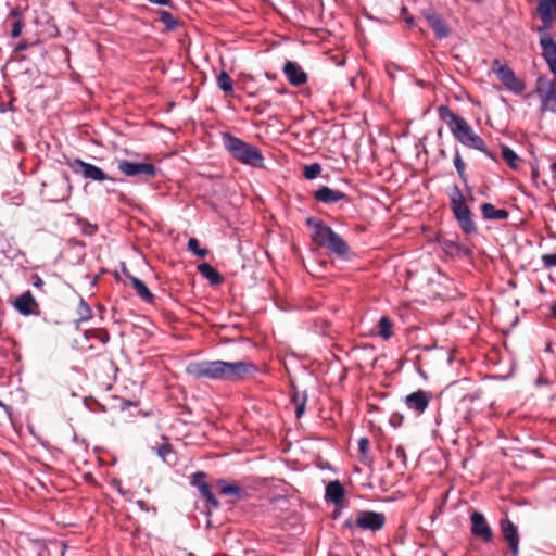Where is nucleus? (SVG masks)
Segmentation results:
<instances>
[{
	"label": "nucleus",
	"mask_w": 556,
	"mask_h": 556,
	"mask_svg": "<svg viewBox=\"0 0 556 556\" xmlns=\"http://www.w3.org/2000/svg\"><path fill=\"white\" fill-rule=\"evenodd\" d=\"M10 15L16 18L12 24L11 36L13 38H17L22 34L24 27V23L21 20V12L17 9H14L11 11Z\"/></svg>",
	"instance_id": "obj_27"
},
{
	"label": "nucleus",
	"mask_w": 556,
	"mask_h": 556,
	"mask_svg": "<svg viewBox=\"0 0 556 556\" xmlns=\"http://www.w3.org/2000/svg\"><path fill=\"white\" fill-rule=\"evenodd\" d=\"M470 520H471V533L475 536L482 539L484 542L492 541V538H493L492 530H491L489 523L486 522V519L484 518V516L481 513L473 511L470 516Z\"/></svg>",
	"instance_id": "obj_10"
},
{
	"label": "nucleus",
	"mask_w": 556,
	"mask_h": 556,
	"mask_svg": "<svg viewBox=\"0 0 556 556\" xmlns=\"http://www.w3.org/2000/svg\"><path fill=\"white\" fill-rule=\"evenodd\" d=\"M551 313H552L553 317H555V318H556V303L552 304V306H551Z\"/></svg>",
	"instance_id": "obj_48"
},
{
	"label": "nucleus",
	"mask_w": 556,
	"mask_h": 556,
	"mask_svg": "<svg viewBox=\"0 0 556 556\" xmlns=\"http://www.w3.org/2000/svg\"><path fill=\"white\" fill-rule=\"evenodd\" d=\"M340 514H341V509L337 507V508L333 510V513H332V518H333V519H337V518L340 516Z\"/></svg>",
	"instance_id": "obj_47"
},
{
	"label": "nucleus",
	"mask_w": 556,
	"mask_h": 556,
	"mask_svg": "<svg viewBox=\"0 0 556 556\" xmlns=\"http://www.w3.org/2000/svg\"><path fill=\"white\" fill-rule=\"evenodd\" d=\"M160 455L162 456L163 460H165V455H166V454H165V453H162V454H160Z\"/></svg>",
	"instance_id": "obj_52"
},
{
	"label": "nucleus",
	"mask_w": 556,
	"mask_h": 556,
	"mask_svg": "<svg viewBox=\"0 0 556 556\" xmlns=\"http://www.w3.org/2000/svg\"><path fill=\"white\" fill-rule=\"evenodd\" d=\"M344 497V488L342 484L338 481H331L326 486V498L327 501L339 505Z\"/></svg>",
	"instance_id": "obj_17"
},
{
	"label": "nucleus",
	"mask_w": 556,
	"mask_h": 556,
	"mask_svg": "<svg viewBox=\"0 0 556 556\" xmlns=\"http://www.w3.org/2000/svg\"><path fill=\"white\" fill-rule=\"evenodd\" d=\"M369 447V441L366 438L358 440V452H366Z\"/></svg>",
	"instance_id": "obj_43"
},
{
	"label": "nucleus",
	"mask_w": 556,
	"mask_h": 556,
	"mask_svg": "<svg viewBox=\"0 0 556 556\" xmlns=\"http://www.w3.org/2000/svg\"><path fill=\"white\" fill-rule=\"evenodd\" d=\"M30 281H31V285L37 288V289H41L45 285L43 280L41 279V277L37 274H33L30 276Z\"/></svg>",
	"instance_id": "obj_41"
},
{
	"label": "nucleus",
	"mask_w": 556,
	"mask_h": 556,
	"mask_svg": "<svg viewBox=\"0 0 556 556\" xmlns=\"http://www.w3.org/2000/svg\"><path fill=\"white\" fill-rule=\"evenodd\" d=\"M283 74L288 81L295 87L302 86L307 81V74L293 61H287L283 66Z\"/></svg>",
	"instance_id": "obj_14"
},
{
	"label": "nucleus",
	"mask_w": 556,
	"mask_h": 556,
	"mask_svg": "<svg viewBox=\"0 0 556 556\" xmlns=\"http://www.w3.org/2000/svg\"><path fill=\"white\" fill-rule=\"evenodd\" d=\"M115 462H116V458L113 457L112 460H111V464H115Z\"/></svg>",
	"instance_id": "obj_53"
},
{
	"label": "nucleus",
	"mask_w": 556,
	"mask_h": 556,
	"mask_svg": "<svg viewBox=\"0 0 556 556\" xmlns=\"http://www.w3.org/2000/svg\"><path fill=\"white\" fill-rule=\"evenodd\" d=\"M439 117L448 126L450 131L463 146L481 151L484 155L493 161H497L495 155L485 147V142L468 122L456 115L447 105H440L438 108Z\"/></svg>",
	"instance_id": "obj_2"
},
{
	"label": "nucleus",
	"mask_w": 556,
	"mask_h": 556,
	"mask_svg": "<svg viewBox=\"0 0 556 556\" xmlns=\"http://www.w3.org/2000/svg\"><path fill=\"white\" fill-rule=\"evenodd\" d=\"M386 525V516L372 510H358L356 513V526L364 531L377 532Z\"/></svg>",
	"instance_id": "obj_6"
},
{
	"label": "nucleus",
	"mask_w": 556,
	"mask_h": 556,
	"mask_svg": "<svg viewBox=\"0 0 556 556\" xmlns=\"http://www.w3.org/2000/svg\"><path fill=\"white\" fill-rule=\"evenodd\" d=\"M422 15L429 23L430 27L441 20L440 15L435 13L432 9H425L422 11Z\"/></svg>",
	"instance_id": "obj_37"
},
{
	"label": "nucleus",
	"mask_w": 556,
	"mask_h": 556,
	"mask_svg": "<svg viewBox=\"0 0 556 556\" xmlns=\"http://www.w3.org/2000/svg\"><path fill=\"white\" fill-rule=\"evenodd\" d=\"M542 262L546 267L556 266V254H544L542 256Z\"/></svg>",
	"instance_id": "obj_40"
},
{
	"label": "nucleus",
	"mask_w": 556,
	"mask_h": 556,
	"mask_svg": "<svg viewBox=\"0 0 556 556\" xmlns=\"http://www.w3.org/2000/svg\"><path fill=\"white\" fill-rule=\"evenodd\" d=\"M216 483L219 486L222 494L232 496L235 500H241L247 495L242 488L237 484H230L224 479H218Z\"/></svg>",
	"instance_id": "obj_19"
},
{
	"label": "nucleus",
	"mask_w": 556,
	"mask_h": 556,
	"mask_svg": "<svg viewBox=\"0 0 556 556\" xmlns=\"http://www.w3.org/2000/svg\"><path fill=\"white\" fill-rule=\"evenodd\" d=\"M453 214L462 230L466 233L476 231V225L471 218V212L466 204V199L460 189L455 185L448 193Z\"/></svg>",
	"instance_id": "obj_5"
},
{
	"label": "nucleus",
	"mask_w": 556,
	"mask_h": 556,
	"mask_svg": "<svg viewBox=\"0 0 556 556\" xmlns=\"http://www.w3.org/2000/svg\"><path fill=\"white\" fill-rule=\"evenodd\" d=\"M2 406H3V403L0 401V407H2Z\"/></svg>",
	"instance_id": "obj_54"
},
{
	"label": "nucleus",
	"mask_w": 556,
	"mask_h": 556,
	"mask_svg": "<svg viewBox=\"0 0 556 556\" xmlns=\"http://www.w3.org/2000/svg\"><path fill=\"white\" fill-rule=\"evenodd\" d=\"M223 143L238 162L253 167L264 166V156L258 148L228 132L223 134Z\"/></svg>",
	"instance_id": "obj_4"
},
{
	"label": "nucleus",
	"mask_w": 556,
	"mask_h": 556,
	"mask_svg": "<svg viewBox=\"0 0 556 556\" xmlns=\"http://www.w3.org/2000/svg\"><path fill=\"white\" fill-rule=\"evenodd\" d=\"M201 496L208 503V505L213 508H219L220 503L216 498V496L211 491L210 484H204L201 488Z\"/></svg>",
	"instance_id": "obj_28"
},
{
	"label": "nucleus",
	"mask_w": 556,
	"mask_h": 556,
	"mask_svg": "<svg viewBox=\"0 0 556 556\" xmlns=\"http://www.w3.org/2000/svg\"><path fill=\"white\" fill-rule=\"evenodd\" d=\"M399 458H402L403 462H405V458H406V454L404 453H401V454H396Z\"/></svg>",
	"instance_id": "obj_50"
},
{
	"label": "nucleus",
	"mask_w": 556,
	"mask_h": 556,
	"mask_svg": "<svg viewBox=\"0 0 556 556\" xmlns=\"http://www.w3.org/2000/svg\"><path fill=\"white\" fill-rule=\"evenodd\" d=\"M501 531L513 556H518L519 535L517 527L509 519L501 520Z\"/></svg>",
	"instance_id": "obj_13"
},
{
	"label": "nucleus",
	"mask_w": 556,
	"mask_h": 556,
	"mask_svg": "<svg viewBox=\"0 0 556 556\" xmlns=\"http://www.w3.org/2000/svg\"><path fill=\"white\" fill-rule=\"evenodd\" d=\"M454 166L457 170L459 178L466 184L467 182V176L465 173L466 165H465L458 150H456L455 155H454Z\"/></svg>",
	"instance_id": "obj_30"
},
{
	"label": "nucleus",
	"mask_w": 556,
	"mask_h": 556,
	"mask_svg": "<svg viewBox=\"0 0 556 556\" xmlns=\"http://www.w3.org/2000/svg\"><path fill=\"white\" fill-rule=\"evenodd\" d=\"M257 371V366L249 359L237 362L202 361L190 363L186 372L194 379L238 381Z\"/></svg>",
	"instance_id": "obj_1"
},
{
	"label": "nucleus",
	"mask_w": 556,
	"mask_h": 556,
	"mask_svg": "<svg viewBox=\"0 0 556 556\" xmlns=\"http://www.w3.org/2000/svg\"><path fill=\"white\" fill-rule=\"evenodd\" d=\"M493 71L497 78L505 85L509 90L518 93L523 90V84L520 81L515 73L507 66L502 65L498 60L493 62Z\"/></svg>",
	"instance_id": "obj_9"
},
{
	"label": "nucleus",
	"mask_w": 556,
	"mask_h": 556,
	"mask_svg": "<svg viewBox=\"0 0 556 556\" xmlns=\"http://www.w3.org/2000/svg\"><path fill=\"white\" fill-rule=\"evenodd\" d=\"M329 556H339V555L331 554V555H329Z\"/></svg>",
	"instance_id": "obj_55"
},
{
	"label": "nucleus",
	"mask_w": 556,
	"mask_h": 556,
	"mask_svg": "<svg viewBox=\"0 0 556 556\" xmlns=\"http://www.w3.org/2000/svg\"><path fill=\"white\" fill-rule=\"evenodd\" d=\"M321 173V166L318 163H313L304 167L303 175L306 179H314Z\"/></svg>",
	"instance_id": "obj_35"
},
{
	"label": "nucleus",
	"mask_w": 556,
	"mask_h": 556,
	"mask_svg": "<svg viewBox=\"0 0 556 556\" xmlns=\"http://www.w3.org/2000/svg\"><path fill=\"white\" fill-rule=\"evenodd\" d=\"M188 249L193 254L198 255L199 257H205L207 255V250L204 248L199 247V241L195 238H190L188 240Z\"/></svg>",
	"instance_id": "obj_34"
},
{
	"label": "nucleus",
	"mask_w": 556,
	"mask_h": 556,
	"mask_svg": "<svg viewBox=\"0 0 556 556\" xmlns=\"http://www.w3.org/2000/svg\"><path fill=\"white\" fill-rule=\"evenodd\" d=\"M306 225L312 229V240L314 243L327 249L329 253L340 258L348 257L350 253L349 244L330 226L314 217L307 218Z\"/></svg>",
	"instance_id": "obj_3"
},
{
	"label": "nucleus",
	"mask_w": 556,
	"mask_h": 556,
	"mask_svg": "<svg viewBox=\"0 0 556 556\" xmlns=\"http://www.w3.org/2000/svg\"><path fill=\"white\" fill-rule=\"evenodd\" d=\"M150 3L159 4V5H169L170 0H148Z\"/></svg>",
	"instance_id": "obj_45"
},
{
	"label": "nucleus",
	"mask_w": 556,
	"mask_h": 556,
	"mask_svg": "<svg viewBox=\"0 0 556 556\" xmlns=\"http://www.w3.org/2000/svg\"><path fill=\"white\" fill-rule=\"evenodd\" d=\"M0 252L8 257L13 258L16 256V250L12 249L8 242L2 240H0Z\"/></svg>",
	"instance_id": "obj_38"
},
{
	"label": "nucleus",
	"mask_w": 556,
	"mask_h": 556,
	"mask_svg": "<svg viewBox=\"0 0 556 556\" xmlns=\"http://www.w3.org/2000/svg\"><path fill=\"white\" fill-rule=\"evenodd\" d=\"M543 25L538 27V33L540 34V45L543 46L545 39H549L551 42H556L552 35L551 28L553 26L554 17L540 16Z\"/></svg>",
	"instance_id": "obj_22"
},
{
	"label": "nucleus",
	"mask_w": 556,
	"mask_h": 556,
	"mask_svg": "<svg viewBox=\"0 0 556 556\" xmlns=\"http://www.w3.org/2000/svg\"><path fill=\"white\" fill-rule=\"evenodd\" d=\"M160 21L165 25V27L168 30L175 29L178 25L177 20L172 15V13H169L167 11H163L161 13Z\"/></svg>",
	"instance_id": "obj_33"
},
{
	"label": "nucleus",
	"mask_w": 556,
	"mask_h": 556,
	"mask_svg": "<svg viewBox=\"0 0 556 556\" xmlns=\"http://www.w3.org/2000/svg\"><path fill=\"white\" fill-rule=\"evenodd\" d=\"M342 528L344 530L353 531L355 528H357V526H356V518L354 520L352 518L345 520V522L343 523Z\"/></svg>",
	"instance_id": "obj_42"
},
{
	"label": "nucleus",
	"mask_w": 556,
	"mask_h": 556,
	"mask_svg": "<svg viewBox=\"0 0 556 556\" xmlns=\"http://www.w3.org/2000/svg\"><path fill=\"white\" fill-rule=\"evenodd\" d=\"M405 13H406V10L403 9L404 21L406 22V24L412 26L414 24V18H413V16H406Z\"/></svg>",
	"instance_id": "obj_46"
},
{
	"label": "nucleus",
	"mask_w": 556,
	"mask_h": 556,
	"mask_svg": "<svg viewBox=\"0 0 556 556\" xmlns=\"http://www.w3.org/2000/svg\"><path fill=\"white\" fill-rule=\"evenodd\" d=\"M391 328H392L391 320L387 316H382L379 319V323H378V333H379V336L382 337L386 340L391 338L392 337Z\"/></svg>",
	"instance_id": "obj_26"
},
{
	"label": "nucleus",
	"mask_w": 556,
	"mask_h": 556,
	"mask_svg": "<svg viewBox=\"0 0 556 556\" xmlns=\"http://www.w3.org/2000/svg\"><path fill=\"white\" fill-rule=\"evenodd\" d=\"M14 308L23 316L38 314V304L30 291H25L13 303Z\"/></svg>",
	"instance_id": "obj_12"
},
{
	"label": "nucleus",
	"mask_w": 556,
	"mask_h": 556,
	"mask_svg": "<svg viewBox=\"0 0 556 556\" xmlns=\"http://www.w3.org/2000/svg\"><path fill=\"white\" fill-rule=\"evenodd\" d=\"M217 86L225 93H230L233 91L232 79L225 71H222L217 76Z\"/></svg>",
	"instance_id": "obj_25"
},
{
	"label": "nucleus",
	"mask_w": 556,
	"mask_h": 556,
	"mask_svg": "<svg viewBox=\"0 0 556 556\" xmlns=\"http://www.w3.org/2000/svg\"><path fill=\"white\" fill-rule=\"evenodd\" d=\"M346 195H345L344 192L339 191V190H333V189H331L329 187H326V186L317 189L314 192V198L318 202H321V203H325V204L337 203L340 200L344 199Z\"/></svg>",
	"instance_id": "obj_16"
},
{
	"label": "nucleus",
	"mask_w": 556,
	"mask_h": 556,
	"mask_svg": "<svg viewBox=\"0 0 556 556\" xmlns=\"http://www.w3.org/2000/svg\"><path fill=\"white\" fill-rule=\"evenodd\" d=\"M538 13L540 16L554 17L556 15V0H539Z\"/></svg>",
	"instance_id": "obj_23"
},
{
	"label": "nucleus",
	"mask_w": 556,
	"mask_h": 556,
	"mask_svg": "<svg viewBox=\"0 0 556 556\" xmlns=\"http://www.w3.org/2000/svg\"><path fill=\"white\" fill-rule=\"evenodd\" d=\"M502 156L511 169H518L519 156L518 154L508 147L502 148Z\"/></svg>",
	"instance_id": "obj_24"
},
{
	"label": "nucleus",
	"mask_w": 556,
	"mask_h": 556,
	"mask_svg": "<svg viewBox=\"0 0 556 556\" xmlns=\"http://www.w3.org/2000/svg\"><path fill=\"white\" fill-rule=\"evenodd\" d=\"M157 452H159V453H162V452H166V451H165V448H164V447H162V448H159V451H157Z\"/></svg>",
	"instance_id": "obj_51"
},
{
	"label": "nucleus",
	"mask_w": 556,
	"mask_h": 556,
	"mask_svg": "<svg viewBox=\"0 0 556 556\" xmlns=\"http://www.w3.org/2000/svg\"><path fill=\"white\" fill-rule=\"evenodd\" d=\"M482 215L489 220H504L508 218V212L504 208H496L491 203H484L481 206Z\"/></svg>",
	"instance_id": "obj_18"
},
{
	"label": "nucleus",
	"mask_w": 556,
	"mask_h": 556,
	"mask_svg": "<svg viewBox=\"0 0 556 556\" xmlns=\"http://www.w3.org/2000/svg\"><path fill=\"white\" fill-rule=\"evenodd\" d=\"M50 188L51 201L58 202L66 200L72 191L68 176L66 174L61 175L51 182Z\"/></svg>",
	"instance_id": "obj_11"
},
{
	"label": "nucleus",
	"mask_w": 556,
	"mask_h": 556,
	"mask_svg": "<svg viewBox=\"0 0 556 556\" xmlns=\"http://www.w3.org/2000/svg\"><path fill=\"white\" fill-rule=\"evenodd\" d=\"M431 28L433 29L435 36L439 39H444V38L448 37V35H450V28L447 27V25L445 24V22L442 18L439 22H437L435 24H433L431 26Z\"/></svg>",
	"instance_id": "obj_32"
},
{
	"label": "nucleus",
	"mask_w": 556,
	"mask_h": 556,
	"mask_svg": "<svg viewBox=\"0 0 556 556\" xmlns=\"http://www.w3.org/2000/svg\"><path fill=\"white\" fill-rule=\"evenodd\" d=\"M406 406L418 414L424 413L430 402V395L424 390H418L405 396Z\"/></svg>",
	"instance_id": "obj_15"
},
{
	"label": "nucleus",
	"mask_w": 556,
	"mask_h": 556,
	"mask_svg": "<svg viewBox=\"0 0 556 556\" xmlns=\"http://www.w3.org/2000/svg\"><path fill=\"white\" fill-rule=\"evenodd\" d=\"M117 168L128 177H154L157 173V168L151 163H136L127 160L118 161Z\"/></svg>",
	"instance_id": "obj_7"
},
{
	"label": "nucleus",
	"mask_w": 556,
	"mask_h": 556,
	"mask_svg": "<svg viewBox=\"0 0 556 556\" xmlns=\"http://www.w3.org/2000/svg\"><path fill=\"white\" fill-rule=\"evenodd\" d=\"M77 314L79 316V320L86 321L89 320L92 317V311L90 306L85 302L84 299H80L78 307H77Z\"/></svg>",
	"instance_id": "obj_31"
},
{
	"label": "nucleus",
	"mask_w": 556,
	"mask_h": 556,
	"mask_svg": "<svg viewBox=\"0 0 556 556\" xmlns=\"http://www.w3.org/2000/svg\"><path fill=\"white\" fill-rule=\"evenodd\" d=\"M205 479H206V475L203 471H198V472L193 473L191 477L192 485L197 486L200 493H201L202 485L208 484Z\"/></svg>",
	"instance_id": "obj_36"
},
{
	"label": "nucleus",
	"mask_w": 556,
	"mask_h": 556,
	"mask_svg": "<svg viewBox=\"0 0 556 556\" xmlns=\"http://www.w3.org/2000/svg\"><path fill=\"white\" fill-rule=\"evenodd\" d=\"M0 252L8 257L13 258L16 256V250L12 249L8 242L2 240H0Z\"/></svg>",
	"instance_id": "obj_39"
},
{
	"label": "nucleus",
	"mask_w": 556,
	"mask_h": 556,
	"mask_svg": "<svg viewBox=\"0 0 556 556\" xmlns=\"http://www.w3.org/2000/svg\"><path fill=\"white\" fill-rule=\"evenodd\" d=\"M402 420H403V416H402V415H400V414H393V415L390 417V422H391V425H392V426H394V427L400 426V425H401V422H402Z\"/></svg>",
	"instance_id": "obj_44"
},
{
	"label": "nucleus",
	"mask_w": 556,
	"mask_h": 556,
	"mask_svg": "<svg viewBox=\"0 0 556 556\" xmlns=\"http://www.w3.org/2000/svg\"><path fill=\"white\" fill-rule=\"evenodd\" d=\"M127 277L129 278V280L131 281V285L134 287V289L136 290L137 294L146 302L148 303H152L153 300H154V295L153 293L149 290V288L146 286V283L140 280L139 278L135 277V276H131V275H127Z\"/></svg>",
	"instance_id": "obj_20"
},
{
	"label": "nucleus",
	"mask_w": 556,
	"mask_h": 556,
	"mask_svg": "<svg viewBox=\"0 0 556 556\" xmlns=\"http://www.w3.org/2000/svg\"><path fill=\"white\" fill-rule=\"evenodd\" d=\"M292 402L295 406V416L296 418H301L305 412V403H306V395L296 393L292 397Z\"/></svg>",
	"instance_id": "obj_29"
},
{
	"label": "nucleus",
	"mask_w": 556,
	"mask_h": 556,
	"mask_svg": "<svg viewBox=\"0 0 556 556\" xmlns=\"http://www.w3.org/2000/svg\"><path fill=\"white\" fill-rule=\"evenodd\" d=\"M198 271L205 277L212 285H218L222 281L218 271L207 263L198 265Z\"/></svg>",
	"instance_id": "obj_21"
},
{
	"label": "nucleus",
	"mask_w": 556,
	"mask_h": 556,
	"mask_svg": "<svg viewBox=\"0 0 556 556\" xmlns=\"http://www.w3.org/2000/svg\"><path fill=\"white\" fill-rule=\"evenodd\" d=\"M92 456L94 457L96 460H98L99 463L102 462V459L100 458L99 454L97 453H93Z\"/></svg>",
	"instance_id": "obj_49"
},
{
	"label": "nucleus",
	"mask_w": 556,
	"mask_h": 556,
	"mask_svg": "<svg viewBox=\"0 0 556 556\" xmlns=\"http://www.w3.org/2000/svg\"><path fill=\"white\" fill-rule=\"evenodd\" d=\"M71 168L75 174H80L85 179L92 181H104L110 177L98 166L84 162L80 159H75L70 163Z\"/></svg>",
	"instance_id": "obj_8"
}]
</instances>
